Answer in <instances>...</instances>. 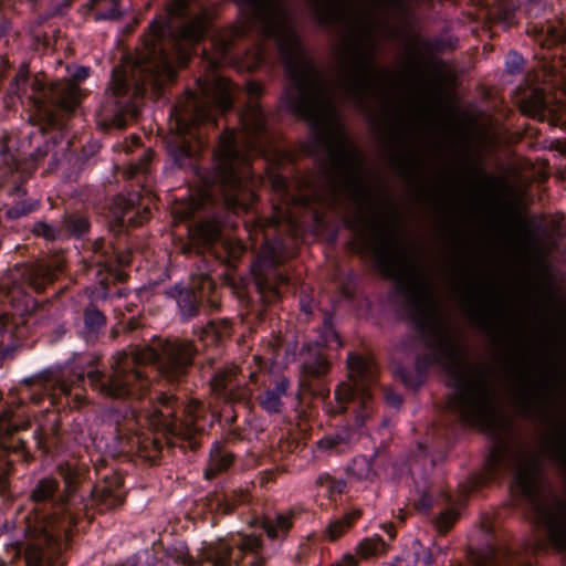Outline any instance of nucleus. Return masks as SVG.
<instances>
[{
  "label": "nucleus",
  "instance_id": "nucleus-37",
  "mask_svg": "<svg viewBox=\"0 0 566 566\" xmlns=\"http://www.w3.org/2000/svg\"><path fill=\"white\" fill-rule=\"evenodd\" d=\"M244 130L248 136L254 140H261L268 137V116L264 109L255 105L249 112L247 118H242Z\"/></svg>",
  "mask_w": 566,
  "mask_h": 566
},
{
  "label": "nucleus",
  "instance_id": "nucleus-9",
  "mask_svg": "<svg viewBox=\"0 0 566 566\" xmlns=\"http://www.w3.org/2000/svg\"><path fill=\"white\" fill-rule=\"evenodd\" d=\"M166 558L172 566H264L266 562L262 538L249 534H237L208 544L199 562L177 549H168ZM156 559L151 552L142 551L118 566H154Z\"/></svg>",
  "mask_w": 566,
  "mask_h": 566
},
{
  "label": "nucleus",
  "instance_id": "nucleus-60",
  "mask_svg": "<svg viewBox=\"0 0 566 566\" xmlns=\"http://www.w3.org/2000/svg\"><path fill=\"white\" fill-rule=\"evenodd\" d=\"M0 566H8L7 563L2 558H0Z\"/></svg>",
  "mask_w": 566,
  "mask_h": 566
},
{
  "label": "nucleus",
  "instance_id": "nucleus-33",
  "mask_svg": "<svg viewBox=\"0 0 566 566\" xmlns=\"http://www.w3.org/2000/svg\"><path fill=\"white\" fill-rule=\"evenodd\" d=\"M551 402L552 391L545 382L541 385L539 391L536 395L523 397L522 410L527 418H533L536 415L546 421H552L553 417L549 412Z\"/></svg>",
  "mask_w": 566,
  "mask_h": 566
},
{
  "label": "nucleus",
  "instance_id": "nucleus-19",
  "mask_svg": "<svg viewBox=\"0 0 566 566\" xmlns=\"http://www.w3.org/2000/svg\"><path fill=\"white\" fill-rule=\"evenodd\" d=\"M313 345L314 348L308 347V354L302 365V373L305 377L318 379L325 376L331 367L329 360L322 348H338L342 346L340 337L329 318H326L324 322L319 340H316Z\"/></svg>",
  "mask_w": 566,
  "mask_h": 566
},
{
  "label": "nucleus",
  "instance_id": "nucleus-16",
  "mask_svg": "<svg viewBox=\"0 0 566 566\" xmlns=\"http://www.w3.org/2000/svg\"><path fill=\"white\" fill-rule=\"evenodd\" d=\"M380 86L375 77L374 50L365 49L363 38H355L348 50V90L358 108L367 109L369 93Z\"/></svg>",
  "mask_w": 566,
  "mask_h": 566
},
{
  "label": "nucleus",
  "instance_id": "nucleus-38",
  "mask_svg": "<svg viewBox=\"0 0 566 566\" xmlns=\"http://www.w3.org/2000/svg\"><path fill=\"white\" fill-rule=\"evenodd\" d=\"M317 13V24L332 25L343 10V0H311Z\"/></svg>",
  "mask_w": 566,
  "mask_h": 566
},
{
  "label": "nucleus",
  "instance_id": "nucleus-22",
  "mask_svg": "<svg viewBox=\"0 0 566 566\" xmlns=\"http://www.w3.org/2000/svg\"><path fill=\"white\" fill-rule=\"evenodd\" d=\"M13 65L8 55H0V91H3V102L7 106L14 104L27 93L29 82V65L22 63L12 76Z\"/></svg>",
  "mask_w": 566,
  "mask_h": 566
},
{
  "label": "nucleus",
  "instance_id": "nucleus-47",
  "mask_svg": "<svg viewBox=\"0 0 566 566\" xmlns=\"http://www.w3.org/2000/svg\"><path fill=\"white\" fill-rule=\"evenodd\" d=\"M382 397L386 405L394 409H399L403 402L402 396L399 392L392 390L391 388H384Z\"/></svg>",
  "mask_w": 566,
  "mask_h": 566
},
{
  "label": "nucleus",
  "instance_id": "nucleus-15",
  "mask_svg": "<svg viewBox=\"0 0 566 566\" xmlns=\"http://www.w3.org/2000/svg\"><path fill=\"white\" fill-rule=\"evenodd\" d=\"M29 420L11 408L0 411V493L9 486V476L18 462L30 463L34 455L20 432L28 429Z\"/></svg>",
  "mask_w": 566,
  "mask_h": 566
},
{
  "label": "nucleus",
  "instance_id": "nucleus-59",
  "mask_svg": "<svg viewBox=\"0 0 566 566\" xmlns=\"http://www.w3.org/2000/svg\"><path fill=\"white\" fill-rule=\"evenodd\" d=\"M437 549H438L439 554H446L447 547H440L439 546Z\"/></svg>",
  "mask_w": 566,
  "mask_h": 566
},
{
  "label": "nucleus",
  "instance_id": "nucleus-30",
  "mask_svg": "<svg viewBox=\"0 0 566 566\" xmlns=\"http://www.w3.org/2000/svg\"><path fill=\"white\" fill-rule=\"evenodd\" d=\"M63 241L67 239L84 240L91 231L88 216L81 211H65L60 219Z\"/></svg>",
  "mask_w": 566,
  "mask_h": 566
},
{
  "label": "nucleus",
  "instance_id": "nucleus-25",
  "mask_svg": "<svg viewBox=\"0 0 566 566\" xmlns=\"http://www.w3.org/2000/svg\"><path fill=\"white\" fill-rule=\"evenodd\" d=\"M233 325L228 318L210 319L207 324L193 329L197 342L203 348L221 349L223 344L231 338Z\"/></svg>",
  "mask_w": 566,
  "mask_h": 566
},
{
  "label": "nucleus",
  "instance_id": "nucleus-27",
  "mask_svg": "<svg viewBox=\"0 0 566 566\" xmlns=\"http://www.w3.org/2000/svg\"><path fill=\"white\" fill-rule=\"evenodd\" d=\"M520 107L524 115L539 122L551 120L554 116V108L547 99L543 88L532 87L520 99Z\"/></svg>",
  "mask_w": 566,
  "mask_h": 566
},
{
  "label": "nucleus",
  "instance_id": "nucleus-44",
  "mask_svg": "<svg viewBox=\"0 0 566 566\" xmlns=\"http://www.w3.org/2000/svg\"><path fill=\"white\" fill-rule=\"evenodd\" d=\"M459 40L454 35L438 36L430 41L429 45L436 52L453 51L458 48Z\"/></svg>",
  "mask_w": 566,
  "mask_h": 566
},
{
  "label": "nucleus",
  "instance_id": "nucleus-2",
  "mask_svg": "<svg viewBox=\"0 0 566 566\" xmlns=\"http://www.w3.org/2000/svg\"><path fill=\"white\" fill-rule=\"evenodd\" d=\"M348 230L360 237L385 276L402 298V312L413 328L394 347V375L412 390L423 386L432 366L447 370L455 394L450 405L467 426L482 427L489 420L488 390L482 379L469 377L459 344L450 336L440 306L421 268L408 259L396 230L380 229L361 217L346 220Z\"/></svg>",
  "mask_w": 566,
  "mask_h": 566
},
{
  "label": "nucleus",
  "instance_id": "nucleus-45",
  "mask_svg": "<svg viewBox=\"0 0 566 566\" xmlns=\"http://www.w3.org/2000/svg\"><path fill=\"white\" fill-rule=\"evenodd\" d=\"M525 60L522 54L511 51L505 57V71L511 74H520L523 72Z\"/></svg>",
  "mask_w": 566,
  "mask_h": 566
},
{
  "label": "nucleus",
  "instance_id": "nucleus-49",
  "mask_svg": "<svg viewBox=\"0 0 566 566\" xmlns=\"http://www.w3.org/2000/svg\"><path fill=\"white\" fill-rule=\"evenodd\" d=\"M359 565V558L352 554V553H345L342 558L334 564L329 566H358Z\"/></svg>",
  "mask_w": 566,
  "mask_h": 566
},
{
  "label": "nucleus",
  "instance_id": "nucleus-18",
  "mask_svg": "<svg viewBox=\"0 0 566 566\" xmlns=\"http://www.w3.org/2000/svg\"><path fill=\"white\" fill-rule=\"evenodd\" d=\"M95 263L99 268L98 274L105 273L99 279V284L107 290L108 285L115 281H124L126 274L119 269L127 266L132 262V253L129 251H118L112 242L104 238H97L92 243Z\"/></svg>",
  "mask_w": 566,
  "mask_h": 566
},
{
  "label": "nucleus",
  "instance_id": "nucleus-4",
  "mask_svg": "<svg viewBox=\"0 0 566 566\" xmlns=\"http://www.w3.org/2000/svg\"><path fill=\"white\" fill-rule=\"evenodd\" d=\"M53 476L40 479L30 493L32 510L25 516V543L19 545L20 566H63L62 554L74 530H84L93 510L107 512L124 503V481L118 474L92 484L88 470L75 461L63 460Z\"/></svg>",
  "mask_w": 566,
  "mask_h": 566
},
{
  "label": "nucleus",
  "instance_id": "nucleus-26",
  "mask_svg": "<svg viewBox=\"0 0 566 566\" xmlns=\"http://www.w3.org/2000/svg\"><path fill=\"white\" fill-rule=\"evenodd\" d=\"M32 437L35 448L45 457L57 458L67 450L66 438L55 424L49 428L38 427Z\"/></svg>",
  "mask_w": 566,
  "mask_h": 566
},
{
  "label": "nucleus",
  "instance_id": "nucleus-56",
  "mask_svg": "<svg viewBox=\"0 0 566 566\" xmlns=\"http://www.w3.org/2000/svg\"><path fill=\"white\" fill-rule=\"evenodd\" d=\"M73 0H63L59 6L57 13L63 14L70 7Z\"/></svg>",
  "mask_w": 566,
  "mask_h": 566
},
{
  "label": "nucleus",
  "instance_id": "nucleus-34",
  "mask_svg": "<svg viewBox=\"0 0 566 566\" xmlns=\"http://www.w3.org/2000/svg\"><path fill=\"white\" fill-rule=\"evenodd\" d=\"M234 463V454L229 451L222 442L212 443L209 452V461L203 475L212 480L217 475L227 472Z\"/></svg>",
  "mask_w": 566,
  "mask_h": 566
},
{
  "label": "nucleus",
  "instance_id": "nucleus-29",
  "mask_svg": "<svg viewBox=\"0 0 566 566\" xmlns=\"http://www.w3.org/2000/svg\"><path fill=\"white\" fill-rule=\"evenodd\" d=\"M83 326L78 334L86 344H95L102 335H104L107 317L94 302H90L83 308L82 314Z\"/></svg>",
  "mask_w": 566,
  "mask_h": 566
},
{
  "label": "nucleus",
  "instance_id": "nucleus-11",
  "mask_svg": "<svg viewBox=\"0 0 566 566\" xmlns=\"http://www.w3.org/2000/svg\"><path fill=\"white\" fill-rule=\"evenodd\" d=\"M543 468L539 459L526 453L522 446L506 447L502 442L488 451L483 470L470 478L468 492H476L484 485L512 475L515 484L525 494H532Z\"/></svg>",
  "mask_w": 566,
  "mask_h": 566
},
{
  "label": "nucleus",
  "instance_id": "nucleus-50",
  "mask_svg": "<svg viewBox=\"0 0 566 566\" xmlns=\"http://www.w3.org/2000/svg\"><path fill=\"white\" fill-rule=\"evenodd\" d=\"M149 163H150V157L149 156H145V158L143 160H140L138 164H136V165H134L132 167V172L134 175H137V174L147 175V174H149Z\"/></svg>",
  "mask_w": 566,
  "mask_h": 566
},
{
  "label": "nucleus",
  "instance_id": "nucleus-6",
  "mask_svg": "<svg viewBox=\"0 0 566 566\" xmlns=\"http://www.w3.org/2000/svg\"><path fill=\"white\" fill-rule=\"evenodd\" d=\"M198 90L187 88L182 102L174 105L170 116L175 118V134L166 142L167 154L177 168H193L197 151L206 144L208 127L218 124L217 113L226 114L234 106L227 85L207 80L196 81Z\"/></svg>",
  "mask_w": 566,
  "mask_h": 566
},
{
  "label": "nucleus",
  "instance_id": "nucleus-43",
  "mask_svg": "<svg viewBox=\"0 0 566 566\" xmlns=\"http://www.w3.org/2000/svg\"><path fill=\"white\" fill-rule=\"evenodd\" d=\"M555 458L560 468L566 472V422H558V436L555 449Z\"/></svg>",
  "mask_w": 566,
  "mask_h": 566
},
{
  "label": "nucleus",
  "instance_id": "nucleus-57",
  "mask_svg": "<svg viewBox=\"0 0 566 566\" xmlns=\"http://www.w3.org/2000/svg\"><path fill=\"white\" fill-rule=\"evenodd\" d=\"M220 237V231L218 229H212L209 238L207 239L209 242L218 240Z\"/></svg>",
  "mask_w": 566,
  "mask_h": 566
},
{
  "label": "nucleus",
  "instance_id": "nucleus-42",
  "mask_svg": "<svg viewBox=\"0 0 566 566\" xmlns=\"http://www.w3.org/2000/svg\"><path fill=\"white\" fill-rule=\"evenodd\" d=\"M32 233L50 242L63 241L60 220L56 223H49L42 220L36 221L32 227Z\"/></svg>",
  "mask_w": 566,
  "mask_h": 566
},
{
  "label": "nucleus",
  "instance_id": "nucleus-36",
  "mask_svg": "<svg viewBox=\"0 0 566 566\" xmlns=\"http://www.w3.org/2000/svg\"><path fill=\"white\" fill-rule=\"evenodd\" d=\"M82 13L92 14L96 22L122 18L119 0H88L82 6Z\"/></svg>",
  "mask_w": 566,
  "mask_h": 566
},
{
  "label": "nucleus",
  "instance_id": "nucleus-10",
  "mask_svg": "<svg viewBox=\"0 0 566 566\" xmlns=\"http://www.w3.org/2000/svg\"><path fill=\"white\" fill-rule=\"evenodd\" d=\"M70 82H55L50 85L34 80L28 96L32 107L42 122L39 138L56 136L57 145L62 142V124L65 116L72 115L80 104L78 85L91 75V67L78 65L69 69Z\"/></svg>",
  "mask_w": 566,
  "mask_h": 566
},
{
  "label": "nucleus",
  "instance_id": "nucleus-24",
  "mask_svg": "<svg viewBox=\"0 0 566 566\" xmlns=\"http://www.w3.org/2000/svg\"><path fill=\"white\" fill-rule=\"evenodd\" d=\"M538 523L544 527L556 549L566 552V505L559 504L556 511L541 506Z\"/></svg>",
  "mask_w": 566,
  "mask_h": 566
},
{
  "label": "nucleus",
  "instance_id": "nucleus-23",
  "mask_svg": "<svg viewBox=\"0 0 566 566\" xmlns=\"http://www.w3.org/2000/svg\"><path fill=\"white\" fill-rule=\"evenodd\" d=\"M167 297L177 303L180 322L186 323L197 317L203 306V291L190 284L176 283L166 292Z\"/></svg>",
  "mask_w": 566,
  "mask_h": 566
},
{
  "label": "nucleus",
  "instance_id": "nucleus-21",
  "mask_svg": "<svg viewBox=\"0 0 566 566\" xmlns=\"http://www.w3.org/2000/svg\"><path fill=\"white\" fill-rule=\"evenodd\" d=\"M109 213L120 228L142 226L151 214L149 208L143 203L139 192L116 196L111 203Z\"/></svg>",
  "mask_w": 566,
  "mask_h": 566
},
{
  "label": "nucleus",
  "instance_id": "nucleus-17",
  "mask_svg": "<svg viewBox=\"0 0 566 566\" xmlns=\"http://www.w3.org/2000/svg\"><path fill=\"white\" fill-rule=\"evenodd\" d=\"M485 543L470 548L472 566H533L532 562L518 555L513 548L500 541L491 526H485Z\"/></svg>",
  "mask_w": 566,
  "mask_h": 566
},
{
  "label": "nucleus",
  "instance_id": "nucleus-41",
  "mask_svg": "<svg viewBox=\"0 0 566 566\" xmlns=\"http://www.w3.org/2000/svg\"><path fill=\"white\" fill-rule=\"evenodd\" d=\"M314 486L323 489L324 495L329 501H335L337 496L347 491V481L345 479H337L328 472H322L315 479Z\"/></svg>",
  "mask_w": 566,
  "mask_h": 566
},
{
  "label": "nucleus",
  "instance_id": "nucleus-12",
  "mask_svg": "<svg viewBox=\"0 0 566 566\" xmlns=\"http://www.w3.org/2000/svg\"><path fill=\"white\" fill-rule=\"evenodd\" d=\"M490 20L510 27L517 10L531 20L527 32L547 44L566 40V31L553 21L552 0H481Z\"/></svg>",
  "mask_w": 566,
  "mask_h": 566
},
{
  "label": "nucleus",
  "instance_id": "nucleus-54",
  "mask_svg": "<svg viewBox=\"0 0 566 566\" xmlns=\"http://www.w3.org/2000/svg\"><path fill=\"white\" fill-rule=\"evenodd\" d=\"M388 566H412V562L403 556H397Z\"/></svg>",
  "mask_w": 566,
  "mask_h": 566
},
{
  "label": "nucleus",
  "instance_id": "nucleus-48",
  "mask_svg": "<svg viewBox=\"0 0 566 566\" xmlns=\"http://www.w3.org/2000/svg\"><path fill=\"white\" fill-rule=\"evenodd\" d=\"M413 563L422 566H430L434 562L433 552L426 547H420L413 554Z\"/></svg>",
  "mask_w": 566,
  "mask_h": 566
},
{
  "label": "nucleus",
  "instance_id": "nucleus-20",
  "mask_svg": "<svg viewBox=\"0 0 566 566\" xmlns=\"http://www.w3.org/2000/svg\"><path fill=\"white\" fill-rule=\"evenodd\" d=\"M440 504L443 505V507L433 517V525L439 535H446L460 518L459 507L449 492L441 490L439 494L436 495L431 490H427L422 492L416 502V507L419 511L428 513L436 505Z\"/></svg>",
  "mask_w": 566,
  "mask_h": 566
},
{
  "label": "nucleus",
  "instance_id": "nucleus-31",
  "mask_svg": "<svg viewBox=\"0 0 566 566\" xmlns=\"http://www.w3.org/2000/svg\"><path fill=\"white\" fill-rule=\"evenodd\" d=\"M251 495L247 490L233 489L229 491L216 492L210 499L211 510L227 515L233 513L239 506L250 502Z\"/></svg>",
  "mask_w": 566,
  "mask_h": 566
},
{
  "label": "nucleus",
  "instance_id": "nucleus-52",
  "mask_svg": "<svg viewBox=\"0 0 566 566\" xmlns=\"http://www.w3.org/2000/svg\"><path fill=\"white\" fill-rule=\"evenodd\" d=\"M381 530L388 536L389 542H392L397 536L396 526L392 523H384Z\"/></svg>",
  "mask_w": 566,
  "mask_h": 566
},
{
  "label": "nucleus",
  "instance_id": "nucleus-3",
  "mask_svg": "<svg viewBox=\"0 0 566 566\" xmlns=\"http://www.w3.org/2000/svg\"><path fill=\"white\" fill-rule=\"evenodd\" d=\"M237 2L242 9L250 10L249 23L258 19L262 35L276 43L287 78L280 103L289 114L306 122L313 130L314 140L307 146L308 154L318 156L324 151L333 171L366 196L361 179L363 158L350 142L336 104L326 96L318 69L307 55L302 39L294 28L285 23V8L281 0Z\"/></svg>",
  "mask_w": 566,
  "mask_h": 566
},
{
  "label": "nucleus",
  "instance_id": "nucleus-53",
  "mask_svg": "<svg viewBox=\"0 0 566 566\" xmlns=\"http://www.w3.org/2000/svg\"><path fill=\"white\" fill-rule=\"evenodd\" d=\"M444 431H448L447 429H443ZM447 433V437L444 439V444H443V451H442V454H441V458L446 457L447 452L453 447L454 444V438L452 436H450L448 432Z\"/></svg>",
  "mask_w": 566,
  "mask_h": 566
},
{
  "label": "nucleus",
  "instance_id": "nucleus-32",
  "mask_svg": "<svg viewBox=\"0 0 566 566\" xmlns=\"http://www.w3.org/2000/svg\"><path fill=\"white\" fill-rule=\"evenodd\" d=\"M290 386V380L286 377H281L272 387L261 391L256 397V401L262 410L270 415L281 413L283 407L282 397L287 396Z\"/></svg>",
  "mask_w": 566,
  "mask_h": 566
},
{
  "label": "nucleus",
  "instance_id": "nucleus-51",
  "mask_svg": "<svg viewBox=\"0 0 566 566\" xmlns=\"http://www.w3.org/2000/svg\"><path fill=\"white\" fill-rule=\"evenodd\" d=\"M11 30V21L0 11V40L6 38Z\"/></svg>",
  "mask_w": 566,
  "mask_h": 566
},
{
  "label": "nucleus",
  "instance_id": "nucleus-58",
  "mask_svg": "<svg viewBox=\"0 0 566 566\" xmlns=\"http://www.w3.org/2000/svg\"><path fill=\"white\" fill-rule=\"evenodd\" d=\"M7 334V326L0 322V347L3 345V338Z\"/></svg>",
  "mask_w": 566,
  "mask_h": 566
},
{
  "label": "nucleus",
  "instance_id": "nucleus-7",
  "mask_svg": "<svg viewBox=\"0 0 566 566\" xmlns=\"http://www.w3.org/2000/svg\"><path fill=\"white\" fill-rule=\"evenodd\" d=\"M347 368L349 380L338 385L334 392L335 412L347 415V423L317 442L319 449L337 453L348 448L370 417L378 377L377 363L369 355L349 353Z\"/></svg>",
  "mask_w": 566,
  "mask_h": 566
},
{
  "label": "nucleus",
  "instance_id": "nucleus-14",
  "mask_svg": "<svg viewBox=\"0 0 566 566\" xmlns=\"http://www.w3.org/2000/svg\"><path fill=\"white\" fill-rule=\"evenodd\" d=\"M264 248L265 251L252 263L251 274L258 301L270 305L282 297L283 289H290L292 279L282 269L283 244L266 241Z\"/></svg>",
  "mask_w": 566,
  "mask_h": 566
},
{
  "label": "nucleus",
  "instance_id": "nucleus-28",
  "mask_svg": "<svg viewBox=\"0 0 566 566\" xmlns=\"http://www.w3.org/2000/svg\"><path fill=\"white\" fill-rule=\"evenodd\" d=\"M300 513L297 509L275 512L273 515H266L262 518L261 527L271 541L283 542L291 532L294 520Z\"/></svg>",
  "mask_w": 566,
  "mask_h": 566
},
{
  "label": "nucleus",
  "instance_id": "nucleus-1",
  "mask_svg": "<svg viewBox=\"0 0 566 566\" xmlns=\"http://www.w3.org/2000/svg\"><path fill=\"white\" fill-rule=\"evenodd\" d=\"M199 348L188 339L158 340L145 347L134 346L118 352L111 370L102 369L97 357L73 354L57 373L45 369L24 379L20 399L41 405L45 399L59 412L80 409L87 405V387L98 396L113 400L105 421L111 428L118 453H130L142 449L138 431V406L147 396L159 402V421L172 434L187 440L195 448L196 438L206 430L205 406L191 399L163 391L151 392L150 368L169 386L186 385L188 374Z\"/></svg>",
  "mask_w": 566,
  "mask_h": 566
},
{
  "label": "nucleus",
  "instance_id": "nucleus-35",
  "mask_svg": "<svg viewBox=\"0 0 566 566\" xmlns=\"http://www.w3.org/2000/svg\"><path fill=\"white\" fill-rule=\"evenodd\" d=\"M361 515V510L353 509L345 512L343 515L331 520L323 531V538L328 542L338 541L355 526Z\"/></svg>",
  "mask_w": 566,
  "mask_h": 566
},
{
  "label": "nucleus",
  "instance_id": "nucleus-40",
  "mask_svg": "<svg viewBox=\"0 0 566 566\" xmlns=\"http://www.w3.org/2000/svg\"><path fill=\"white\" fill-rule=\"evenodd\" d=\"M388 549L389 542H386L378 534L363 538L355 547L356 555L361 559L384 555Z\"/></svg>",
  "mask_w": 566,
  "mask_h": 566
},
{
  "label": "nucleus",
  "instance_id": "nucleus-5",
  "mask_svg": "<svg viewBox=\"0 0 566 566\" xmlns=\"http://www.w3.org/2000/svg\"><path fill=\"white\" fill-rule=\"evenodd\" d=\"M209 11L203 0H169L166 15H157L143 35L144 61L137 65L140 77L134 86L127 78L113 81L112 95L103 104L99 117L106 128L123 129L140 112V101L147 87L174 83L178 66H187L185 45L206 39Z\"/></svg>",
  "mask_w": 566,
  "mask_h": 566
},
{
  "label": "nucleus",
  "instance_id": "nucleus-8",
  "mask_svg": "<svg viewBox=\"0 0 566 566\" xmlns=\"http://www.w3.org/2000/svg\"><path fill=\"white\" fill-rule=\"evenodd\" d=\"M56 146L57 139L55 135L42 139V143L23 160L17 159L4 146H0V155L6 164L0 175V190L9 198H12L10 203L4 205L1 218L14 221L39 209V200L28 197L25 184L41 165L42 160L50 154L52 156L45 171L52 174L60 168L62 159L67 157L69 154L66 148H62L61 154L54 151Z\"/></svg>",
  "mask_w": 566,
  "mask_h": 566
},
{
  "label": "nucleus",
  "instance_id": "nucleus-46",
  "mask_svg": "<svg viewBox=\"0 0 566 566\" xmlns=\"http://www.w3.org/2000/svg\"><path fill=\"white\" fill-rule=\"evenodd\" d=\"M232 371L230 369L218 368L212 376L211 382L216 390L224 391L231 380Z\"/></svg>",
  "mask_w": 566,
  "mask_h": 566
},
{
  "label": "nucleus",
  "instance_id": "nucleus-55",
  "mask_svg": "<svg viewBox=\"0 0 566 566\" xmlns=\"http://www.w3.org/2000/svg\"><path fill=\"white\" fill-rule=\"evenodd\" d=\"M300 304L303 313L311 314L313 312L312 300L301 298Z\"/></svg>",
  "mask_w": 566,
  "mask_h": 566
},
{
  "label": "nucleus",
  "instance_id": "nucleus-13",
  "mask_svg": "<svg viewBox=\"0 0 566 566\" xmlns=\"http://www.w3.org/2000/svg\"><path fill=\"white\" fill-rule=\"evenodd\" d=\"M214 175L213 182L219 187L228 200H235L244 188L245 176L243 167L247 158L239 149L237 134L226 128L218 136V144L213 149Z\"/></svg>",
  "mask_w": 566,
  "mask_h": 566
},
{
  "label": "nucleus",
  "instance_id": "nucleus-39",
  "mask_svg": "<svg viewBox=\"0 0 566 566\" xmlns=\"http://www.w3.org/2000/svg\"><path fill=\"white\" fill-rule=\"evenodd\" d=\"M473 314L479 325L495 338V324L494 321H503L505 318V311L502 304L496 306H483L482 308H474Z\"/></svg>",
  "mask_w": 566,
  "mask_h": 566
}]
</instances>
